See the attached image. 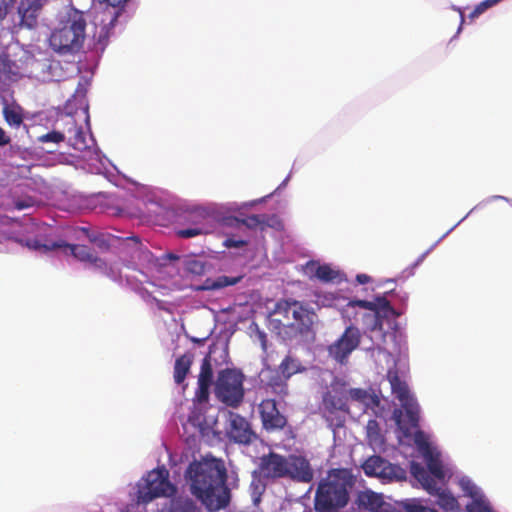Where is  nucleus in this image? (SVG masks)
I'll return each mask as SVG.
<instances>
[{
    "mask_svg": "<svg viewBox=\"0 0 512 512\" xmlns=\"http://www.w3.org/2000/svg\"><path fill=\"white\" fill-rule=\"evenodd\" d=\"M185 476L190 482L191 493L209 511H218L229 504L226 470L219 462L194 461L189 464Z\"/></svg>",
    "mask_w": 512,
    "mask_h": 512,
    "instance_id": "f257e3e1",
    "label": "nucleus"
},
{
    "mask_svg": "<svg viewBox=\"0 0 512 512\" xmlns=\"http://www.w3.org/2000/svg\"><path fill=\"white\" fill-rule=\"evenodd\" d=\"M259 480L274 481L287 478L295 482L309 483L314 471L309 461L303 456H283L275 452L260 457L257 469L253 472Z\"/></svg>",
    "mask_w": 512,
    "mask_h": 512,
    "instance_id": "f03ea898",
    "label": "nucleus"
},
{
    "mask_svg": "<svg viewBox=\"0 0 512 512\" xmlns=\"http://www.w3.org/2000/svg\"><path fill=\"white\" fill-rule=\"evenodd\" d=\"M354 479L347 469H333L322 479L315 494L317 512H336L345 507L350 498Z\"/></svg>",
    "mask_w": 512,
    "mask_h": 512,
    "instance_id": "7ed1b4c3",
    "label": "nucleus"
},
{
    "mask_svg": "<svg viewBox=\"0 0 512 512\" xmlns=\"http://www.w3.org/2000/svg\"><path fill=\"white\" fill-rule=\"evenodd\" d=\"M86 18L82 11L71 9L61 20L49 38L51 48L61 55L74 54L81 50L86 38Z\"/></svg>",
    "mask_w": 512,
    "mask_h": 512,
    "instance_id": "20e7f679",
    "label": "nucleus"
},
{
    "mask_svg": "<svg viewBox=\"0 0 512 512\" xmlns=\"http://www.w3.org/2000/svg\"><path fill=\"white\" fill-rule=\"evenodd\" d=\"M275 315L282 316L285 334L289 339L302 337L312 332L316 314L302 302L292 299H283L276 303Z\"/></svg>",
    "mask_w": 512,
    "mask_h": 512,
    "instance_id": "39448f33",
    "label": "nucleus"
},
{
    "mask_svg": "<svg viewBox=\"0 0 512 512\" xmlns=\"http://www.w3.org/2000/svg\"><path fill=\"white\" fill-rule=\"evenodd\" d=\"M2 239L13 240L21 244L22 246H25L30 250L37 251L41 254H47L58 249H63V252L65 254L70 253L79 261L89 262L93 264L96 268L102 270L107 275H110L108 270H111V268H108L106 262L103 259L99 258L94 253V251L86 245L68 244L63 240L41 241L40 239H32L24 241L22 238L14 236L13 234H8L5 236L0 235V242L2 241Z\"/></svg>",
    "mask_w": 512,
    "mask_h": 512,
    "instance_id": "423d86ee",
    "label": "nucleus"
},
{
    "mask_svg": "<svg viewBox=\"0 0 512 512\" xmlns=\"http://www.w3.org/2000/svg\"><path fill=\"white\" fill-rule=\"evenodd\" d=\"M176 492L169 481V472L165 467L153 469L137 483L136 502L148 504L158 497H169Z\"/></svg>",
    "mask_w": 512,
    "mask_h": 512,
    "instance_id": "0eeeda50",
    "label": "nucleus"
},
{
    "mask_svg": "<svg viewBox=\"0 0 512 512\" xmlns=\"http://www.w3.org/2000/svg\"><path fill=\"white\" fill-rule=\"evenodd\" d=\"M322 416L330 427L339 428L344 425L345 418L341 414L348 412L347 389L344 383L333 382L322 397L320 406Z\"/></svg>",
    "mask_w": 512,
    "mask_h": 512,
    "instance_id": "6e6552de",
    "label": "nucleus"
},
{
    "mask_svg": "<svg viewBox=\"0 0 512 512\" xmlns=\"http://www.w3.org/2000/svg\"><path fill=\"white\" fill-rule=\"evenodd\" d=\"M244 375L236 369L226 368L218 373L215 382V395L227 406L236 408L244 398Z\"/></svg>",
    "mask_w": 512,
    "mask_h": 512,
    "instance_id": "1a4fd4ad",
    "label": "nucleus"
},
{
    "mask_svg": "<svg viewBox=\"0 0 512 512\" xmlns=\"http://www.w3.org/2000/svg\"><path fill=\"white\" fill-rule=\"evenodd\" d=\"M410 472L429 494L437 496V504L441 509L452 512L460 510L459 502L454 495L450 491L438 487L436 481L429 476L422 464L412 461Z\"/></svg>",
    "mask_w": 512,
    "mask_h": 512,
    "instance_id": "9d476101",
    "label": "nucleus"
},
{
    "mask_svg": "<svg viewBox=\"0 0 512 512\" xmlns=\"http://www.w3.org/2000/svg\"><path fill=\"white\" fill-rule=\"evenodd\" d=\"M347 306L352 308L358 306L369 310V313L363 315V322L371 331L381 330L383 318L395 314L393 307L385 296H377L374 301L351 300Z\"/></svg>",
    "mask_w": 512,
    "mask_h": 512,
    "instance_id": "9b49d317",
    "label": "nucleus"
},
{
    "mask_svg": "<svg viewBox=\"0 0 512 512\" xmlns=\"http://www.w3.org/2000/svg\"><path fill=\"white\" fill-rule=\"evenodd\" d=\"M360 342V330L354 325H349L340 338L328 347L329 355L336 362L346 364L348 357L358 348Z\"/></svg>",
    "mask_w": 512,
    "mask_h": 512,
    "instance_id": "f8f14e48",
    "label": "nucleus"
},
{
    "mask_svg": "<svg viewBox=\"0 0 512 512\" xmlns=\"http://www.w3.org/2000/svg\"><path fill=\"white\" fill-rule=\"evenodd\" d=\"M226 436L230 441L243 445H249L257 439L248 420L232 411L227 414Z\"/></svg>",
    "mask_w": 512,
    "mask_h": 512,
    "instance_id": "ddd939ff",
    "label": "nucleus"
},
{
    "mask_svg": "<svg viewBox=\"0 0 512 512\" xmlns=\"http://www.w3.org/2000/svg\"><path fill=\"white\" fill-rule=\"evenodd\" d=\"M262 426L266 431L282 430L287 425V418L278 410L274 399H264L258 407Z\"/></svg>",
    "mask_w": 512,
    "mask_h": 512,
    "instance_id": "4468645a",
    "label": "nucleus"
},
{
    "mask_svg": "<svg viewBox=\"0 0 512 512\" xmlns=\"http://www.w3.org/2000/svg\"><path fill=\"white\" fill-rule=\"evenodd\" d=\"M422 455L426 461L429 476L435 481L444 482L447 476V469L444 467L440 453L435 450L428 442H418Z\"/></svg>",
    "mask_w": 512,
    "mask_h": 512,
    "instance_id": "2eb2a0df",
    "label": "nucleus"
},
{
    "mask_svg": "<svg viewBox=\"0 0 512 512\" xmlns=\"http://www.w3.org/2000/svg\"><path fill=\"white\" fill-rule=\"evenodd\" d=\"M43 6V0H20L17 7L20 17L19 25L28 29L36 28Z\"/></svg>",
    "mask_w": 512,
    "mask_h": 512,
    "instance_id": "dca6fc26",
    "label": "nucleus"
},
{
    "mask_svg": "<svg viewBox=\"0 0 512 512\" xmlns=\"http://www.w3.org/2000/svg\"><path fill=\"white\" fill-rule=\"evenodd\" d=\"M212 383L213 369L211 364V353H209L202 360L200 373L198 375V387L195 392V398L199 403L208 401Z\"/></svg>",
    "mask_w": 512,
    "mask_h": 512,
    "instance_id": "f3484780",
    "label": "nucleus"
},
{
    "mask_svg": "<svg viewBox=\"0 0 512 512\" xmlns=\"http://www.w3.org/2000/svg\"><path fill=\"white\" fill-rule=\"evenodd\" d=\"M357 504L370 512H393L392 505L386 502L381 494L371 490L360 492L357 496Z\"/></svg>",
    "mask_w": 512,
    "mask_h": 512,
    "instance_id": "a211bd4d",
    "label": "nucleus"
},
{
    "mask_svg": "<svg viewBox=\"0 0 512 512\" xmlns=\"http://www.w3.org/2000/svg\"><path fill=\"white\" fill-rule=\"evenodd\" d=\"M388 381L391 385L392 393L399 400L400 404L413 400L409 387L405 381H402L397 371H388Z\"/></svg>",
    "mask_w": 512,
    "mask_h": 512,
    "instance_id": "6ab92c4d",
    "label": "nucleus"
},
{
    "mask_svg": "<svg viewBox=\"0 0 512 512\" xmlns=\"http://www.w3.org/2000/svg\"><path fill=\"white\" fill-rule=\"evenodd\" d=\"M306 269L322 282H333L339 277V272L332 269L330 265H320L314 261L307 263Z\"/></svg>",
    "mask_w": 512,
    "mask_h": 512,
    "instance_id": "aec40b11",
    "label": "nucleus"
},
{
    "mask_svg": "<svg viewBox=\"0 0 512 512\" xmlns=\"http://www.w3.org/2000/svg\"><path fill=\"white\" fill-rule=\"evenodd\" d=\"M193 364V354L185 353L175 360L173 378L176 384L184 383Z\"/></svg>",
    "mask_w": 512,
    "mask_h": 512,
    "instance_id": "412c9836",
    "label": "nucleus"
},
{
    "mask_svg": "<svg viewBox=\"0 0 512 512\" xmlns=\"http://www.w3.org/2000/svg\"><path fill=\"white\" fill-rule=\"evenodd\" d=\"M243 275H238L235 277H229V276H219L215 279L207 278L203 285L199 288L200 290H219L222 288H225L227 286H233L238 284L242 279Z\"/></svg>",
    "mask_w": 512,
    "mask_h": 512,
    "instance_id": "4be33fe9",
    "label": "nucleus"
},
{
    "mask_svg": "<svg viewBox=\"0 0 512 512\" xmlns=\"http://www.w3.org/2000/svg\"><path fill=\"white\" fill-rule=\"evenodd\" d=\"M267 386L281 398L288 394V379L278 369L272 371Z\"/></svg>",
    "mask_w": 512,
    "mask_h": 512,
    "instance_id": "5701e85b",
    "label": "nucleus"
},
{
    "mask_svg": "<svg viewBox=\"0 0 512 512\" xmlns=\"http://www.w3.org/2000/svg\"><path fill=\"white\" fill-rule=\"evenodd\" d=\"M68 124L71 125L69 128V144L77 151H83L88 148L86 143V136L80 126L76 124V121L70 117Z\"/></svg>",
    "mask_w": 512,
    "mask_h": 512,
    "instance_id": "b1692460",
    "label": "nucleus"
},
{
    "mask_svg": "<svg viewBox=\"0 0 512 512\" xmlns=\"http://www.w3.org/2000/svg\"><path fill=\"white\" fill-rule=\"evenodd\" d=\"M288 380L297 373H302L306 368L301 361L288 354L284 357L277 368Z\"/></svg>",
    "mask_w": 512,
    "mask_h": 512,
    "instance_id": "393cba45",
    "label": "nucleus"
},
{
    "mask_svg": "<svg viewBox=\"0 0 512 512\" xmlns=\"http://www.w3.org/2000/svg\"><path fill=\"white\" fill-rule=\"evenodd\" d=\"M378 478L384 482L402 481L406 479V471L399 465L392 464L387 460L386 465L381 468Z\"/></svg>",
    "mask_w": 512,
    "mask_h": 512,
    "instance_id": "a878e982",
    "label": "nucleus"
},
{
    "mask_svg": "<svg viewBox=\"0 0 512 512\" xmlns=\"http://www.w3.org/2000/svg\"><path fill=\"white\" fill-rule=\"evenodd\" d=\"M211 218L210 213L204 208H195L187 214V220L192 226L196 228H199V226L200 228H209V232L211 231Z\"/></svg>",
    "mask_w": 512,
    "mask_h": 512,
    "instance_id": "bb28decb",
    "label": "nucleus"
},
{
    "mask_svg": "<svg viewBox=\"0 0 512 512\" xmlns=\"http://www.w3.org/2000/svg\"><path fill=\"white\" fill-rule=\"evenodd\" d=\"M167 512H201V508L190 498H175L171 500Z\"/></svg>",
    "mask_w": 512,
    "mask_h": 512,
    "instance_id": "cd10ccee",
    "label": "nucleus"
},
{
    "mask_svg": "<svg viewBox=\"0 0 512 512\" xmlns=\"http://www.w3.org/2000/svg\"><path fill=\"white\" fill-rule=\"evenodd\" d=\"M386 459L378 455L369 457L362 465L363 471L367 476L378 477L381 468L386 465Z\"/></svg>",
    "mask_w": 512,
    "mask_h": 512,
    "instance_id": "c85d7f7f",
    "label": "nucleus"
},
{
    "mask_svg": "<svg viewBox=\"0 0 512 512\" xmlns=\"http://www.w3.org/2000/svg\"><path fill=\"white\" fill-rule=\"evenodd\" d=\"M16 65L7 56H0V80H14L17 76Z\"/></svg>",
    "mask_w": 512,
    "mask_h": 512,
    "instance_id": "c756f323",
    "label": "nucleus"
},
{
    "mask_svg": "<svg viewBox=\"0 0 512 512\" xmlns=\"http://www.w3.org/2000/svg\"><path fill=\"white\" fill-rule=\"evenodd\" d=\"M399 506L404 512H438L433 508L423 505L420 499H404L399 502Z\"/></svg>",
    "mask_w": 512,
    "mask_h": 512,
    "instance_id": "7c9ffc66",
    "label": "nucleus"
},
{
    "mask_svg": "<svg viewBox=\"0 0 512 512\" xmlns=\"http://www.w3.org/2000/svg\"><path fill=\"white\" fill-rule=\"evenodd\" d=\"M233 220L237 222V224L244 225L248 229H257L259 227L263 230L265 226V218L255 214L249 215L243 219L234 218Z\"/></svg>",
    "mask_w": 512,
    "mask_h": 512,
    "instance_id": "2f4dec72",
    "label": "nucleus"
},
{
    "mask_svg": "<svg viewBox=\"0 0 512 512\" xmlns=\"http://www.w3.org/2000/svg\"><path fill=\"white\" fill-rule=\"evenodd\" d=\"M3 115H4V118H5V121L10 125V126H20V124H22L23 122V116L22 114L20 113V111L15 108V107H11V106H8L6 105L4 108H3Z\"/></svg>",
    "mask_w": 512,
    "mask_h": 512,
    "instance_id": "473e14b6",
    "label": "nucleus"
},
{
    "mask_svg": "<svg viewBox=\"0 0 512 512\" xmlns=\"http://www.w3.org/2000/svg\"><path fill=\"white\" fill-rule=\"evenodd\" d=\"M405 413L413 427L418 426L419 421V407L415 399L401 404Z\"/></svg>",
    "mask_w": 512,
    "mask_h": 512,
    "instance_id": "72a5a7b5",
    "label": "nucleus"
},
{
    "mask_svg": "<svg viewBox=\"0 0 512 512\" xmlns=\"http://www.w3.org/2000/svg\"><path fill=\"white\" fill-rule=\"evenodd\" d=\"M460 487L465 494L471 497L473 500L483 499L484 496L480 493L478 487L468 478H462L459 481Z\"/></svg>",
    "mask_w": 512,
    "mask_h": 512,
    "instance_id": "f704fd0d",
    "label": "nucleus"
},
{
    "mask_svg": "<svg viewBox=\"0 0 512 512\" xmlns=\"http://www.w3.org/2000/svg\"><path fill=\"white\" fill-rule=\"evenodd\" d=\"M209 228H196L191 226L189 228L179 229L176 231V235L180 238H193L199 235L208 234Z\"/></svg>",
    "mask_w": 512,
    "mask_h": 512,
    "instance_id": "c9c22d12",
    "label": "nucleus"
},
{
    "mask_svg": "<svg viewBox=\"0 0 512 512\" xmlns=\"http://www.w3.org/2000/svg\"><path fill=\"white\" fill-rule=\"evenodd\" d=\"M367 437L370 442L378 443L381 440V433H380V427L379 423L371 419L368 421L367 426Z\"/></svg>",
    "mask_w": 512,
    "mask_h": 512,
    "instance_id": "e433bc0d",
    "label": "nucleus"
},
{
    "mask_svg": "<svg viewBox=\"0 0 512 512\" xmlns=\"http://www.w3.org/2000/svg\"><path fill=\"white\" fill-rule=\"evenodd\" d=\"M186 270L193 275H202L205 273V263L198 259H191L186 262Z\"/></svg>",
    "mask_w": 512,
    "mask_h": 512,
    "instance_id": "4c0bfd02",
    "label": "nucleus"
},
{
    "mask_svg": "<svg viewBox=\"0 0 512 512\" xmlns=\"http://www.w3.org/2000/svg\"><path fill=\"white\" fill-rule=\"evenodd\" d=\"M64 140L65 135L62 132L55 130L38 137V141L41 143L52 142L58 144L60 142H63Z\"/></svg>",
    "mask_w": 512,
    "mask_h": 512,
    "instance_id": "58836bf2",
    "label": "nucleus"
},
{
    "mask_svg": "<svg viewBox=\"0 0 512 512\" xmlns=\"http://www.w3.org/2000/svg\"><path fill=\"white\" fill-rule=\"evenodd\" d=\"M500 0H484L480 4H478L474 10L470 13L469 18L474 19L481 15L488 8L497 4Z\"/></svg>",
    "mask_w": 512,
    "mask_h": 512,
    "instance_id": "ea45409f",
    "label": "nucleus"
},
{
    "mask_svg": "<svg viewBox=\"0 0 512 512\" xmlns=\"http://www.w3.org/2000/svg\"><path fill=\"white\" fill-rule=\"evenodd\" d=\"M350 397L351 399L359 402H365L368 398V393L366 390L361 388H352L350 390H347V398Z\"/></svg>",
    "mask_w": 512,
    "mask_h": 512,
    "instance_id": "a19ab883",
    "label": "nucleus"
},
{
    "mask_svg": "<svg viewBox=\"0 0 512 512\" xmlns=\"http://www.w3.org/2000/svg\"><path fill=\"white\" fill-rule=\"evenodd\" d=\"M92 243L101 250H108L110 248L109 239L104 234H99L98 238L92 239Z\"/></svg>",
    "mask_w": 512,
    "mask_h": 512,
    "instance_id": "79ce46f5",
    "label": "nucleus"
},
{
    "mask_svg": "<svg viewBox=\"0 0 512 512\" xmlns=\"http://www.w3.org/2000/svg\"><path fill=\"white\" fill-rule=\"evenodd\" d=\"M224 245L227 248H242L247 245V241L245 240H234V239H226Z\"/></svg>",
    "mask_w": 512,
    "mask_h": 512,
    "instance_id": "37998d69",
    "label": "nucleus"
},
{
    "mask_svg": "<svg viewBox=\"0 0 512 512\" xmlns=\"http://www.w3.org/2000/svg\"><path fill=\"white\" fill-rule=\"evenodd\" d=\"M13 2H14V0H2V2L0 4V21L3 20L7 16L9 6H11L13 4Z\"/></svg>",
    "mask_w": 512,
    "mask_h": 512,
    "instance_id": "c03bdc74",
    "label": "nucleus"
},
{
    "mask_svg": "<svg viewBox=\"0 0 512 512\" xmlns=\"http://www.w3.org/2000/svg\"><path fill=\"white\" fill-rule=\"evenodd\" d=\"M10 141V137L6 135V132L2 128H0V147L9 144Z\"/></svg>",
    "mask_w": 512,
    "mask_h": 512,
    "instance_id": "a18cd8bd",
    "label": "nucleus"
},
{
    "mask_svg": "<svg viewBox=\"0 0 512 512\" xmlns=\"http://www.w3.org/2000/svg\"><path fill=\"white\" fill-rule=\"evenodd\" d=\"M30 205L31 204L28 201H22V200L15 201V203H14V206L17 210H23L25 208L30 207Z\"/></svg>",
    "mask_w": 512,
    "mask_h": 512,
    "instance_id": "49530a36",
    "label": "nucleus"
},
{
    "mask_svg": "<svg viewBox=\"0 0 512 512\" xmlns=\"http://www.w3.org/2000/svg\"><path fill=\"white\" fill-rule=\"evenodd\" d=\"M356 280L359 284H366L371 280V278L366 274H358L356 276Z\"/></svg>",
    "mask_w": 512,
    "mask_h": 512,
    "instance_id": "de8ad7c7",
    "label": "nucleus"
},
{
    "mask_svg": "<svg viewBox=\"0 0 512 512\" xmlns=\"http://www.w3.org/2000/svg\"><path fill=\"white\" fill-rule=\"evenodd\" d=\"M108 5L112 7L120 6L124 3H126L128 0H104Z\"/></svg>",
    "mask_w": 512,
    "mask_h": 512,
    "instance_id": "09e8293b",
    "label": "nucleus"
},
{
    "mask_svg": "<svg viewBox=\"0 0 512 512\" xmlns=\"http://www.w3.org/2000/svg\"><path fill=\"white\" fill-rule=\"evenodd\" d=\"M99 234H100V233H89V234L87 235V237H88L89 241L92 243V239H94V238H98Z\"/></svg>",
    "mask_w": 512,
    "mask_h": 512,
    "instance_id": "8fccbe9b",
    "label": "nucleus"
},
{
    "mask_svg": "<svg viewBox=\"0 0 512 512\" xmlns=\"http://www.w3.org/2000/svg\"><path fill=\"white\" fill-rule=\"evenodd\" d=\"M128 239L134 241L137 244L139 243V238L136 236L129 237Z\"/></svg>",
    "mask_w": 512,
    "mask_h": 512,
    "instance_id": "3c124183",
    "label": "nucleus"
},
{
    "mask_svg": "<svg viewBox=\"0 0 512 512\" xmlns=\"http://www.w3.org/2000/svg\"><path fill=\"white\" fill-rule=\"evenodd\" d=\"M394 414H395V416H397L399 418L400 415H401V411L400 410H395Z\"/></svg>",
    "mask_w": 512,
    "mask_h": 512,
    "instance_id": "603ef678",
    "label": "nucleus"
},
{
    "mask_svg": "<svg viewBox=\"0 0 512 512\" xmlns=\"http://www.w3.org/2000/svg\"><path fill=\"white\" fill-rule=\"evenodd\" d=\"M82 231L85 232L87 235L89 234V231L87 228H82Z\"/></svg>",
    "mask_w": 512,
    "mask_h": 512,
    "instance_id": "864d4df0",
    "label": "nucleus"
}]
</instances>
